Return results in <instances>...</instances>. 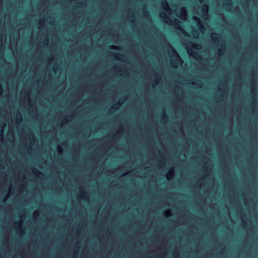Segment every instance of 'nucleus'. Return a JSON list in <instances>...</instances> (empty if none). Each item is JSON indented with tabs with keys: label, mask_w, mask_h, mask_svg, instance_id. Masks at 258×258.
Masks as SVG:
<instances>
[{
	"label": "nucleus",
	"mask_w": 258,
	"mask_h": 258,
	"mask_svg": "<svg viewBox=\"0 0 258 258\" xmlns=\"http://www.w3.org/2000/svg\"><path fill=\"white\" fill-rule=\"evenodd\" d=\"M208 12V6L206 5H204L203 6V8L202 10V12L203 15L207 16Z\"/></svg>",
	"instance_id": "obj_1"
},
{
	"label": "nucleus",
	"mask_w": 258,
	"mask_h": 258,
	"mask_svg": "<svg viewBox=\"0 0 258 258\" xmlns=\"http://www.w3.org/2000/svg\"><path fill=\"white\" fill-rule=\"evenodd\" d=\"M194 20L197 22V26L199 28H204L202 23H201L200 19L198 17H195L193 18Z\"/></svg>",
	"instance_id": "obj_2"
},
{
	"label": "nucleus",
	"mask_w": 258,
	"mask_h": 258,
	"mask_svg": "<svg viewBox=\"0 0 258 258\" xmlns=\"http://www.w3.org/2000/svg\"><path fill=\"white\" fill-rule=\"evenodd\" d=\"M180 21L178 20H175L174 24L175 28L180 31H183V29L179 26V23Z\"/></svg>",
	"instance_id": "obj_3"
},
{
	"label": "nucleus",
	"mask_w": 258,
	"mask_h": 258,
	"mask_svg": "<svg viewBox=\"0 0 258 258\" xmlns=\"http://www.w3.org/2000/svg\"><path fill=\"white\" fill-rule=\"evenodd\" d=\"M167 46H168V53L170 54H172L173 53H175V50L171 45H170V44H168Z\"/></svg>",
	"instance_id": "obj_4"
},
{
	"label": "nucleus",
	"mask_w": 258,
	"mask_h": 258,
	"mask_svg": "<svg viewBox=\"0 0 258 258\" xmlns=\"http://www.w3.org/2000/svg\"><path fill=\"white\" fill-rule=\"evenodd\" d=\"M32 171H33V173H34V174L35 175L37 176H40V175L41 176H43V174L42 173H41V172L39 171L38 170H37L35 168H33L32 169Z\"/></svg>",
	"instance_id": "obj_5"
},
{
	"label": "nucleus",
	"mask_w": 258,
	"mask_h": 258,
	"mask_svg": "<svg viewBox=\"0 0 258 258\" xmlns=\"http://www.w3.org/2000/svg\"><path fill=\"white\" fill-rule=\"evenodd\" d=\"M225 49V45L223 43H220L219 45V48L218 49V51L219 53H221L223 52Z\"/></svg>",
	"instance_id": "obj_6"
},
{
	"label": "nucleus",
	"mask_w": 258,
	"mask_h": 258,
	"mask_svg": "<svg viewBox=\"0 0 258 258\" xmlns=\"http://www.w3.org/2000/svg\"><path fill=\"white\" fill-rule=\"evenodd\" d=\"M173 173H174V172H173V169H170L168 173H167V178L168 179H169L170 178H171L172 177H173Z\"/></svg>",
	"instance_id": "obj_7"
},
{
	"label": "nucleus",
	"mask_w": 258,
	"mask_h": 258,
	"mask_svg": "<svg viewBox=\"0 0 258 258\" xmlns=\"http://www.w3.org/2000/svg\"><path fill=\"white\" fill-rule=\"evenodd\" d=\"M111 55L115 57H122V54L117 52H112Z\"/></svg>",
	"instance_id": "obj_8"
},
{
	"label": "nucleus",
	"mask_w": 258,
	"mask_h": 258,
	"mask_svg": "<svg viewBox=\"0 0 258 258\" xmlns=\"http://www.w3.org/2000/svg\"><path fill=\"white\" fill-rule=\"evenodd\" d=\"M189 44H190V46H191L192 48H195V49H196V48H197V46H198V45H197V44L191 42H189Z\"/></svg>",
	"instance_id": "obj_9"
},
{
	"label": "nucleus",
	"mask_w": 258,
	"mask_h": 258,
	"mask_svg": "<svg viewBox=\"0 0 258 258\" xmlns=\"http://www.w3.org/2000/svg\"><path fill=\"white\" fill-rule=\"evenodd\" d=\"M187 52H188V53L189 54H190V55H191V54H192V53H195V52H194L192 49H190V48H187Z\"/></svg>",
	"instance_id": "obj_10"
},
{
	"label": "nucleus",
	"mask_w": 258,
	"mask_h": 258,
	"mask_svg": "<svg viewBox=\"0 0 258 258\" xmlns=\"http://www.w3.org/2000/svg\"><path fill=\"white\" fill-rule=\"evenodd\" d=\"M111 48L117 49V50H118L119 49V48L116 46H113L112 47H111Z\"/></svg>",
	"instance_id": "obj_11"
},
{
	"label": "nucleus",
	"mask_w": 258,
	"mask_h": 258,
	"mask_svg": "<svg viewBox=\"0 0 258 258\" xmlns=\"http://www.w3.org/2000/svg\"><path fill=\"white\" fill-rule=\"evenodd\" d=\"M116 109L115 106H114L113 107H112L111 108H110V112H112V110H115V109Z\"/></svg>",
	"instance_id": "obj_12"
},
{
	"label": "nucleus",
	"mask_w": 258,
	"mask_h": 258,
	"mask_svg": "<svg viewBox=\"0 0 258 258\" xmlns=\"http://www.w3.org/2000/svg\"><path fill=\"white\" fill-rule=\"evenodd\" d=\"M14 225H15V226H20V223H19V222H15V223H14Z\"/></svg>",
	"instance_id": "obj_13"
},
{
	"label": "nucleus",
	"mask_w": 258,
	"mask_h": 258,
	"mask_svg": "<svg viewBox=\"0 0 258 258\" xmlns=\"http://www.w3.org/2000/svg\"><path fill=\"white\" fill-rule=\"evenodd\" d=\"M194 35H198V31L196 30H194Z\"/></svg>",
	"instance_id": "obj_14"
},
{
	"label": "nucleus",
	"mask_w": 258,
	"mask_h": 258,
	"mask_svg": "<svg viewBox=\"0 0 258 258\" xmlns=\"http://www.w3.org/2000/svg\"><path fill=\"white\" fill-rule=\"evenodd\" d=\"M3 47V45L0 44V52H2Z\"/></svg>",
	"instance_id": "obj_15"
},
{
	"label": "nucleus",
	"mask_w": 258,
	"mask_h": 258,
	"mask_svg": "<svg viewBox=\"0 0 258 258\" xmlns=\"http://www.w3.org/2000/svg\"><path fill=\"white\" fill-rule=\"evenodd\" d=\"M163 5H165L166 6H167V2L166 1H165L164 3H163Z\"/></svg>",
	"instance_id": "obj_16"
},
{
	"label": "nucleus",
	"mask_w": 258,
	"mask_h": 258,
	"mask_svg": "<svg viewBox=\"0 0 258 258\" xmlns=\"http://www.w3.org/2000/svg\"><path fill=\"white\" fill-rule=\"evenodd\" d=\"M17 119H18V120H21V116H20V118L18 117H17Z\"/></svg>",
	"instance_id": "obj_17"
},
{
	"label": "nucleus",
	"mask_w": 258,
	"mask_h": 258,
	"mask_svg": "<svg viewBox=\"0 0 258 258\" xmlns=\"http://www.w3.org/2000/svg\"><path fill=\"white\" fill-rule=\"evenodd\" d=\"M145 13H147V14L149 15V13L147 11L145 12Z\"/></svg>",
	"instance_id": "obj_18"
},
{
	"label": "nucleus",
	"mask_w": 258,
	"mask_h": 258,
	"mask_svg": "<svg viewBox=\"0 0 258 258\" xmlns=\"http://www.w3.org/2000/svg\"><path fill=\"white\" fill-rule=\"evenodd\" d=\"M165 213H166V214L169 213V211H166V212H165Z\"/></svg>",
	"instance_id": "obj_19"
}]
</instances>
